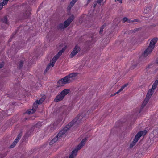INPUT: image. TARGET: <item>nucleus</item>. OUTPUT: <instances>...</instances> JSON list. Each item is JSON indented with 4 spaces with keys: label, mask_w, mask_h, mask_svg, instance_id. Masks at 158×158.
I'll list each match as a JSON object with an SVG mask.
<instances>
[{
    "label": "nucleus",
    "mask_w": 158,
    "mask_h": 158,
    "mask_svg": "<svg viewBox=\"0 0 158 158\" xmlns=\"http://www.w3.org/2000/svg\"><path fill=\"white\" fill-rule=\"evenodd\" d=\"M153 134L154 135H157L158 136V128L155 129L153 131Z\"/></svg>",
    "instance_id": "23"
},
{
    "label": "nucleus",
    "mask_w": 158,
    "mask_h": 158,
    "mask_svg": "<svg viewBox=\"0 0 158 158\" xmlns=\"http://www.w3.org/2000/svg\"><path fill=\"white\" fill-rule=\"evenodd\" d=\"M138 20L137 19H135L132 20H131L130 19H128L127 22L128 23H134V22H138Z\"/></svg>",
    "instance_id": "25"
},
{
    "label": "nucleus",
    "mask_w": 158,
    "mask_h": 158,
    "mask_svg": "<svg viewBox=\"0 0 158 158\" xmlns=\"http://www.w3.org/2000/svg\"><path fill=\"white\" fill-rule=\"evenodd\" d=\"M2 21L5 24H7L8 23V19L6 16H5L1 19Z\"/></svg>",
    "instance_id": "19"
},
{
    "label": "nucleus",
    "mask_w": 158,
    "mask_h": 158,
    "mask_svg": "<svg viewBox=\"0 0 158 158\" xmlns=\"http://www.w3.org/2000/svg\"><path fill=\"white\" fill-rule=\"evenodd\" d=\"M86 140V138H85L82 139L81 142L78 145L75 149L73 150L70 155L69 158H74L76 156L78 151L85 144Z\"/></svg>",
    "instance_id": "5"
},
{
    "label": "nucleus",
    "mask_w": 158,
    "mask_h": 158,
    "mask_svg": "<svg viewBox=\"0 0 158 158\" xmlns=\"http://www.w3.org/2000/svg\"><path fill=\"white\" fill-rule=\"evenodd\" d=\"M19 134L15 140L14 142L12 144L10 145V148H13L15 146L16 144L17 143L19 142Z\"/></svg>",
    "instance_id": "14"
},
{
    "label": "nucleus",
    "mask_w": 158,
    "mask_h": 158,
    "mask_svg": "<svg viewBox=\"0 0 158 158\" xmlns=\"http://www.w3.org/2000/svg\"><path fill=\"white\" fill-rule=\"evenodd\" d=\"M156 62L158 63V58L157 59V60H156Z\"/></svg>",
    "instance_id": "36"
},
{
    "label": "nucleus",
    "mask_w": 158,
    "mask_h": 158,
    "mask_svg": "<svg viewBox=\"0 0 158 158\" xmlns=\"http://www.w3.org/2000/svg\"><path fill=\"white\" fill-rule=\"evenodd\" d=\"M35 128V126H32L30 130L28 131L26 134L25 136L24 137L23 139V141H25L26 139H27L28 136H29L31 135L33 133V132Z\"/></svg>",
    "instance_id": "11"
},
{
    "label": "nucleus",
    "mask_w": 158,
    "mask_h": 158,
    "mask_svg": "<svg viewBox=\"0 0 158 158\" xmlns=\"http://www.w3.org/2000/svg\"><path fill=\"white\" fill-rule=\"evenodd\" d=\"M24 5V4H23L22 5V6H23Z\"/></svg>",
    "instance_id": "38"
},
{
    "label": "nucleus",
    "mask_w": 158,
    "mask_h": 158,
    "mask_svg": "<svg viewBox=\"0 0 158 158\" xmlns=\"http://www.w3.org/2000/svg\"><path fill=\"white\" fill-rule=\"evenodd\" d=\"M9 0H3L2 3L0 4V8L1 9L2 8L3 6L6 5Z\"/></svg>",
    "instance_id": "18"
},
{
    "label": "nucleus",
    "mask_w": 158,
    "mask_h": 158,
    "mask_svg": "<svg viewBox=\"0 0 158 158\" xmlns=\"http://www.w3.org/2000/svg\"><path fill=\"white\" fill-rule=\"evenodd\" d=\"M157 40L158 38H154L151 41L148 47L143 54V56L144 57H147L151 53L154 49L155 47V44L156 43Z\"/></svg>",
    "instance_id": "2"
},
{
    "label": "nucleus",
    "mask_w": 158,
    "mask_h": 158,
    "mask_svg": "<svg viewBox=\"0 0 158 158\" xmlns=\"http://www.w3.org/2000/svg\"><path fill=\"white\" fill-rule=\"evenodd\" d=\"M103 0H98L97 1V3L101 5V3L102 2Z\"/></svg>",
    "instance_id": "31"
},
{
    "label": "nucleus",
    "mask_w": 158,
    "mask_h": 158,
    "mask_svg": "<svg viewBox=\"0 0 158 158\" xmlns=\"http://www.w3.org/2000/svg\"><path fill=\"white\" fill-rule=\"evenodd\" d=\"M74 19V16L72 15L71 17L66 20L64 23L60 24L58 26V28L60 29H64L67 27Z\"/></svg>",
    "instance_id": "8"
},
{
    "label": "nucleus",
    "mask_w": 158,
    "mask_h": 158,
    "mask_svg": "<svg viewBox=\"0 0 158 158\" xmlns=\"http://www.w3.org/2000/svg\"><path fill=\"white\" fill-rule=\"evenodd\" d=\"M148 101L149 100H148V99L146 98H145L144 101L141 107L142 108H143L146 105L147 103L148 102Z\"/></svg>",
    "instance_id": "21"
},
{
    "label": "nucleus",
    "mask_w": 158,
    "mask_h": 158,
    "mask_svg": "<svg viewBox=\"0 0 158 158\" xmlns=\"http://www.w3.org/2000/svg\"><path fill=\"white\" fill-rule=\"evenodd\" d=\"M146 134V132L145 131L139 132L135 136L133 141L136 143L141 136H144Z\"/></svg>",
    "instance_id": "9"
},
{
    "label": "nucleus",
    "mask_w": 158,
    "mask_h": 158,
    "mask_svg": "<svg viewBox=\"0 0 158 158\" xmlns=\"http://www.w3.org/2000/svg\"><path fill=\"white\" fill-rule=\"evenodd\" d=\"M136 143V142H135V141H133V142L130 144V147L131 148H132L133 147V146L135 145Z\"/></svg>",
    "instance_id": "28"
},
{
    "label": "nucleus",
    "mask_w": 158,
    "mask_h": 158,
    "mask_svg": "<svg viewBox=\"0 0 158 158\" xmlns=\"http://www.w3.org/2000/svg\"><path fill=\"white\" fill-rule=\"evenodd\" d=\"M37 107V106L36 105V104L34 103L32 108L29 109L27 110V113L29 114L34 113L36 110Z\"/></svg>",
    "instance_id": "12"
},
{
    "label": "nucleus",
    "mask_w": 158,
    "mask_h": 158,
    "mask_svg": "<svg viewBox=\"0 0 158 158\" xmlns=\"http://www.w3.org/2000/svg\"><path fill=\"white\" fill-rule=\"evenodd\" d=\"M69 89H65L62 91L58 95H57L54 99L55 102H57L62 100L65 95L67 94L69 92Z\"/></svg>",
    "instance_id": "7"
},
{
    "label": "nucleus",
    "mask_w": 158,
    "mask_h": 158,
    "mask_svg": "<svg viewBox=\"0 0 158 158\" xmlns=\"http://www.w3.org/2000/svg\"><path fill=\"white\" fill-rule=\"evenodd\" d=\"M90 0H88V1H87V4H89V3H90Z\"/></svg>",
    "instance_id": "34"
},
{
    "label": "nucleus",
    "mask_w": 158,
    "mask_h": 158,
    "mask_svg": "<svg viewBox=\"0 0 158 158\" xmlns=\"http://www.w3.org/2000/svg\"><path fill=\"white\" fill-rule=\"evenodd\" d=\"M123 90V89H122L121 88V89L119 90H118L117 92H116L114 94H112L111 96H113L114 95H115L116 94H118L121 91H122Z\"/></svg>",
    "instance_id": "27"
},
{
    "label": "nucleus",
    "mask_w": 158,
    "mask_h": 158,
    "mask_svg": "<svg viewBox=\"0 0 158 158\" xmlns=\"http://www.w3.org/2000/svg\"><path fill=\"white\" fill-rule=\"evenodd\" d=\"M31 12L30 11H26V12L24 13L23 15L24 16V18H28L30 15Z\"/></svg>",
    "instance_id": "20"
},
{
    "label": "nucleus",
    "mask_w": 158,
    "mask_h": 158,
    "mask_svg": "<svg viewBox=\"0 0 158 158\" xmlns=\"http://www.w3.org/2000/svg\"><path fill=\"white\" fill-rule=\"evenodd\" d=\"M80 51V47L77 46H76L70 54L71 57H73Z\"/></svg>",
    "instance_id": "10"
},
{
    "label": "nucleus",
    "mask_w": 158,
    "mask_h": 158,
    "mask_svg": "<svg viewBox=\"0 0 158 158\" xmlns=\"http://www.w3.org/2000/svg\"><path fill=\"white\" fill-rule=\"evenodd\" d=\"M118 1H119V2L120 3H122V0H117Z\"/></svg>",
    "instance_id": "33"
},
{
    "label": "nucleus",
    "mask_w": 158,
    "mask_h": 158,
    "mask_svg": "<svg viewBox=\"0 0 158 158\" xmlns=\"http://www.w3.org/2000/svg\"><path fill=\"white\" fill-rule=\"evenodd\" d=\"M4 65V64L3 63H2L0 64V68H2Z\"/></svg>",
    "instance_id": "32"
},
{
    "label": "nucleus",
    "mask_w": 158,
    "mask_h": 158,
    "mask_svg": "<svg viewBox=\"0 0 158 158\" xmlns=\"http://www.w3.org/2000/svg\"><path fill=\"white\" fill-rule=\"evenodd\" d=\"M77 75L78 73H70L63 78L59 80L57 84L59 86H64L65 84L72 82L76 79Z\"/></svg>",
    "instance_id": "1"
},
{
    "label": "nucleus",
    "mask_w": 158,
    "mask_h": 158,
    "mask_svg": "<svg viewBox=\"0 0 158 158\" xmlns=\"http://www.w3.org/2000/svg\"><path fill=\"white\" fill-rule=\"evenodd\" d=\"M45 99V98L44 97H42L39 100L36 101L34 103L36 104V105L38 106V104H41L43 101H44Z\"/></svg>",
    "instance_id": "16"
},
{
    "label": "nucleus",
    "mask_w": 158,
    "mask_h": 158,
    "mask_svg": "<svg viewBox=\"0 0 158 158\" xmlns=\"http://www.w3.org/2000/svg\"><path fill=\"white\" fill-rule=\"evenodd\" d=\"M145 10H144V11L145 12V13H147V12H146V11H145Z\"/></svg>",
    "instance_id": "37"
},
{
    "label": "nucleus",
    "mask_w": 158,
    "mask_h": 158,
    "mask_svg": "<svg viewBox=\"0 0 158 158\" xmlns=\"http://www.w3.org/2000/svg\"><path fill=\"white\" fill-rule=\"evenodd\" d=\"M25 62V60L24 57H22L21 59L20 58V67L21 66H22L24 64Z\"/></svg>",
    "instance_id": "22"
},
{
    "label": "nucleus",
    "mask_w": 158,
    "mask_h": 158,
    "mask_svg": "<svg viewBox=\"0 0 158 158\" xmlns=\"http://www.w3.org/2000/svg\"><path fill=\"white\" fill-rule=\"evenodd\" d=\"M42 125V123L41 122H38L35 125V127H39Z\"/></svg>",
    "instance_id": "24"
},
{
    "label": "nucleus",
    "mask_w": 158,
    "mask_h": 158,
    "mask_svg": "<svg viewBox=\"0 0 158 158\" xmlns=\"http://www.w3.org/2000/svg\"><path fill=\"white\" fill-rule=\"evenodd\" d=\"M68 128L65 127L64 128L63 130H61L49 143L50 145H52L56 142L61 137H62L64 135L65 133L66 132Z\"/></svg>",
    "instance_id": "6"
},
{
    "label": "nucleus",
    "mask_w": 158,
    "mask_h": 158,
    "mask_svg": "<svg viewBox=\"0 0 158 158\" xmlns=\"http://www.w3.org/2000/svg\"><path fill=\"white\" fill-rule=\"evenodd\" d=\"M66 49V48H64L62 49L59 51L58 54L56 55L52 59L51 61V63L49 64L47 66L44 73L45 74L49 70L50 67L51 66L53 67L54 65V64L57 59L60 56L62 53L64 52Z\"/></svg>",
    "instance_id": "4"
},
{
    "label": "nucleus",
    "mask_w": 158,
    "mask_h": 158,
    "mask_svg": "<svg viewBox=\"0 0 158 158\" xmlns=\"http://www.w3.org/2000/svg\"><path fill=\"white\" fill-rule=\"evenodd\" d=\"M128 85V83H126L124 85H123L121 86V88L123 90V89L126 87L127 85Z\"/></svg>",
    "instance_id": "29"
},
{
    "label": "nucleus",
    "mask_w": 158,
    "mask_h": 158,
    "mask_svg": "<svg viewBox=\"0 0 158 158\" xmlns=\"http://www.w3.org/2000/svg\"><path fill=\"white\" fill-rule=\"evenodd\" d=\"M77 0H72L70 2V4L68 6L67 10L68 11L70 12V10L74 4L76 2Z\"/></svg>",
    "instance_id": "15"
},
{
    "label": "nucleus",
    "mask_w": 158,
    "mask_h": 158,
    "mask_svg": "<svg viewBox=\"0 0 158 158\" xmlns=\"http://www.w3.org/2000/svg\"><path fill=\"white\" fill-rule=\"evenodd\" d=\"M84 114L83 113L79 114L77 116L70 122L66 127H67L68 129L74 124H78L82 123L85 120L84 118Z\"/></svg>",
    "instance_id": "3"
},
{
    "label": "nucleus",
    "mask_w": 158,
    "mask_h": 158,
    "mask_svg": "<svg viewBox=\"0 0 158 158\" xmlns=\"http://www.w3.org/2000/svg\"><path fill=\"white\" fill-rule=\"evenodd\" d=\"M96 4H94V6H94V8H95V7H96Z\"/></svg>",
    "instance_id": "35"
},
{
    "label": "nucleus",
    "mask_w": 158,
    "mask_h": 158,
    "mask_svg": "<svg viewBox=\"0 0 158 158\" xmlns=\"http://www.w3.org/2000/svg\"><path fill=\"white\" fill-rule=\"evenodd\" d=\"M154 90H152V89H150L148 91L146 96L145 98L148 99V100L149 99L151 98L154 92Z\"/></svg>",
    "instance_id": "13"
},
{
    "label": "nucleus",
    "mask_w": 158,
    "mask_h": 158,
    "mask_svg": "<svg viewBox=\"0 0 158 158\" xmlns=\"http://www.w3.org/2000/svg\"><path fill=\"white\" fill-rule=\"evenodd\" d=\"M105 26L104 25H103L102 26V27L100 28V31H99V33L101 34H102L103 32V29L104 28V27H105Z\"/></svg>",
    "instance_id": "26"
},
{
    "label": "nucleus",
    "mask_w": 158,
    "mask_h": 158,
    "mask_svg": "<svg viewBox=\"0 0 158 158\" xmlns=\"http://www.w3.org/2000/svg\"><path fill=\"white\" fill-rule=\"evenodd\" d=\"M123 22H125L126 21L127 22L128 20V19L126 17H124L123 19Z\"/></svg>",
    "instance_id": "30"
},
{
    "label": "nucleus",
    "mask_w": 158,
    "mask_h": 158,
    "mask_svg": "<svg viewBox=\"0 0 158 158\" xmlns=\"http://www.w3.org/2000/svg\"><path fill=\"white\" fill-rule=\"evenodd\" d=\"M158 84V80H156L152 85V87L151 88L152 90H154L156 88Z\"/></svg>",
    "instance_id": "17"
}]
</instances>
